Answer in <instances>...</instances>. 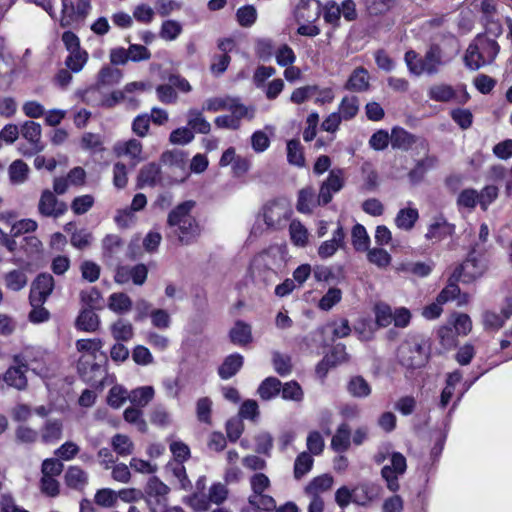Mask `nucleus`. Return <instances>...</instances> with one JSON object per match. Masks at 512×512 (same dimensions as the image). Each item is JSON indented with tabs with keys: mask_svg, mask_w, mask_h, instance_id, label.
<instances>
[{
	"mask_svg": "<svg viewBox=\"0 0 512 512\" xmlns=\"http://www.w3.org/2000/svg\"><path fill=\"white\" fill-rule=\"evenodd\" d=\"M13 364L3 374L4 383L17 391L28 389L27 371L30 369L29 354H16L12 357Z\"/></svg>",
	"mask_w": 512,
	"mask_h": 512,
	"instance_id": "20e7f679",
	"label": "nucleus"
},
{
	"mask_svg": "<svg viewBox=\"0 0 512 512\" xmlns=\"http://www.w3.org/2000/svg\"><path fill=\"white\" fill-rule=\"evenodd\" d=\"M359 111L358 98L356 96L344 97L339 106V114L344 120L354 118Z\"/></svg>",
	"mask_w": 512,
	"mask_h": 512,
	"instance_id": "603ef678",
	"label": "nucleus"
},
{
	"mask_svg": "<svg viewBox=\"0 0 512 512\" xmlns=\"http://www.w3.org/2000/svg\"><path fill=\"white\" fill-rule=\"evenodd\" d=\"M41 125L34 121H26L21 127L22 136L33 145V150L30 152H23L24 155H33L44 149L41 143Z\"/></svg>",
	"mask_w": 512,
	"mask_h": 512,
	"instance_id": "ddd939ff",
	"label": "nucleus"
},
{
	"mask_svg": "<svg viewBox=\"0 0 512 512\" xmlns=\"http://www.w3.org/2000/svg\"><path fill=\"white\" fill-rule=\"evenodd\" d=\"M77 372L85 383L97 390H103L107 372L96 360L81 356L77 363Z\"/></svg>",
	"mask_w": 512,
	"mask_h": 512,
	"instance_id": "423d86ee",
	"label": "nucleus"
},
{
	"mask_svg": "<svg viewBox=\"0 0 512 512\" xmlns=\"http://www.w3.org/2000/svg\"><path fill=\"white\" fill-rule=\"evenodd\" d=\"M63 436V423L59 419L47 420L41 428V441L44 444H53Z\"/></svg>",
	"mask_w": 512,
	"mask_h": 512,
	"instance_id": "6ab92c4d",
	"label": "nucleus"
},
{
	"mask_svg": "<svg viewBox=\"0 0 512 512\" xmlns=\"http://www.w3.org/2000/svg\"><path fill=\"white\" fill-rule=\"evenodd\" d=\"M54 278L49 273H40L33 281L29 297H33L36 303L47 301L54 289Z\"/></svg>",
	"mask_w": 512,
	"mask_h": 512,
	"instance_id": "9d476101",
	"label": "nucleus"
},
{
	"mask_svg": "<svg viewBox=\"0 0 512 512\" xmlns=\"http://www.w3.org/2000/svg\"><path fill=\"white\" fill-rule=\"evenodd\" d=\"M500 46L494 38L486 34H478L469 44L465 56V65L471 70L491 64L497 57Z\"/></svg>",
	"mask_w": 512,
	"mask_h": 512,
	"instance_id": "7ed1b4c3",
	"label": "nucleus"
},
{
	"mask_svg": "<svg viewBox=\"0 0 512 512\" xmlns=\"http://www.w3.org/2000/svg\"><path fill=\"white\" fill-rule=\"evenodd\" d=\"M6 286L13 291H19L27 284L26 274L21 270H12L5 276Z\"/></svg>",
	"mask_w": 512,
	"mask_h": 512,
	"instance_id": "13d9d810",
	"label": "nucleus"
},
{
	"mask_svg": "<svg viewBox=\"0 0 512 512\" xmlns=\"http://www.w3.org/2000/svg\"><path fill=\"white\" fill-rule=\"evenodd\" d=\"M80 272L84 280L94 283L100 277L101 268L97 263L91 260H85L80 264Z\"/></svg>",
	"mask_w": 512,
	"mask_h": 512,
	"instance_id": "69168bd1",
	"label": "nucleus"
},
{
	"mask_svg": "<svg viewBox=\"0 0 512 512\" xmlns=\"http://www.w3.org/2000/svg\"><path fill=\"white\" fill-rule=\"evenodd\" d=\"M419 219V212L416 208H402L398 211L394 222L395 225L404 231H411Z\"/></svg>",
	"mask_w": 512,
	"mask_h": 512,
	"instance_id": "a878e982",
	"label": "nucleus"
},
{
	"mask_svg": "<svg viewBox=\"0 0 512 512\" xmlns=\"http://www.w3.org/2000/svg\"><path fill=\"white\" fill-rule=\"evenodd\" d=\"M129 399V392L122 385H114L108 392L107 404L112 408H120Z\"/></svg>",
	"mask_w": 512,
	"mask_h": 512,
	"instance_id": "3c124183",
	"label": "nucleus"
},
{
	"mask_svg": "<svg viewBox=\"0 0 512 512\" xmlns=\"http://www.w3.org/2000/svg\"><path fill=\"white\" fill-rule=\"evenodd\" d=\"M342 299V291L337 287H331L319 300L318 307L323 311H329Z\"/></svg>",
	"mask_w": 512,
	"mask_h": 512,
	"instance_id": "5fc2aeb1",
	"label": "nucleus"
},
{
	"mask_svg": "<svg viewBox=\"0 0 512 512\" xmlns=\"http://www.w3.org/2000/svg\"><path fill=\"white\" fill-rule=\"evenodd\" d=\"M46 301L36 303L33 297H29V303L32 307L29 312L28 319L34 324L46 322L50 319V312L43 306Z\"/></svg>",
	"mask_w": 512,
	"mask_h": 512,
	"instance_id": "09e8293b",
	"label": "nucleus"
},
{
	"mask_svg": "<svg viewBox=\"0 0 512 512\" xmlns=\"http://www.w3.org/2000/svg\"><path fill=\"white\" fill-rule=\"evenodd\" d=\"M182 32V26L175 20H166L162 23L159 36L168 41L175 40Z\"/></svg>",
	"mask_w": 512,
	"mask_h": 512,
	"instance_id": "0e129e2a",
	"label": "nucleus"
},
{
	"mask_svg": "<svg viewBox=\"0 0 512 512\" xmlns=\"http://www.w3.org/2000/svg\"><path fill=\"white\" fill-rule=\"evenodd\" d=\"M236 18L240 26L251 27L256 22L257 11L253 5H245L237 10Z\"/></svg>",
	"mask_w": 512,
	"mask_h": 512,
	"instance_id": "6e6d98bb",
	"label": "nucleus"
},
{
	"mask_svg": "<svg viewBox=\"0 0 512 512\" xmlns=\"http://www.w3.org/2000/svg\"><path fill=\"white\" fill-rule=\"evenodd\" d=\"M111 333L116 341L127 342L133 338L134 328L131 323L118 320L111 326Z\"/></svg>",
	"mask_w": 512,
	"mask_h": 512,
	"instance_id": "de8ad7c7",
	"label": "nucleus"
},
{
	"mask_svg": "<svg viewBox=\"0 0 512 512\" xmlns=\"http://www.w3.org/2000/svg\"><path fill=\"white\" fill-rule=\"evenodd\" d=\"M88 482L87 473L78 466H70L65 473V483L68 487L83 490Z\"/></svg>",
	"mask_w": 512,
	"mask_h": 512,
	"instance_id": "c85d7f7f",
	"label": "nucleus"
},
{
	"mask_svg": "<svg viewBox=\"0 0 512 512\" xmlns=\"http://www.w3.org/2000/svg\"><path fill=\"white\" fill-rule=\"evenodd\" d=\"M229 339L231 343L238 346L250 344L253 340L251 326L242 320H237L229 331Z\"/></svg>",
	"mask_w": 512,
	"mask_h": 512,
	"instance_id": "f3484780",
	"label": "nucleus"
},
{
	"mask_svg": "<svg viewBox=\"0 0 512 512\" xmlns=\"http://www.w3.org/2000/svg\"><path fill=\"white\" fill-rule=\"evenodd\" d=\"M94 502L101 507H114L117 503V494L110 488L99 489L95 493Z\"/></svg>",
	"mask_w": 512,
	"mask_h": 512,
	"instance_id": "4d7b16f0",
	"label": "nucleus"
},
{
	"mask_svg": "<svg viewBox=\"0 0 512 512\" xmlns=\"http://www.w3.org/2000/svg\"><path fill=\"white\" fill-rule=\"evenodd\" d=\"M103 341L100 338L94 339H79L76 341V348L79 352H87V358L97 360V353L103 358L104 363H107L108 358L105 352H102Z\"/></svg>",
	"mask_w": 512,
	"mask_h": 512,
	"instance_id": "412c9836",
	"label": "nucleus"
},
{
	"mask_svg": "<svg viewBox=\"0 0 512 512\" xmlns=\"http://www.w3.org/2000/svg\"><path fill=\"white\" fill-rule=\"evenodd\" d=\"M131 298L123 292L112 293L108 298V308L118 314H124L132 309Z\"/></svg>",
	"mask_w": 512,
	"mask_h": 512,
	"instance_id": "473e14b6",
	"label": "nucleus"
},
{
	"mask_svg": "<svg viewBox=\"0 0 512 512\" xmlns=\"http://www.w3.org/2000/svg\"><path fill=\"white\" fill-rule=\"evenodd\" d=\"M350 437L349 425L347 423L340 424L331 440L332 449L338 453L347 451L350 447Z\"/></svg>",
	"mask_w": 512,
	"mask_h": 512,
	"instance_id": "bb28decb",
	"label": "nucleus"
},
{
	"mask_svg": "<svg viewBox=\"0 0 512 512\" xmlns=\"http://www.w3.org/2000/svg\"><path fill=\"white\" fill-rule=\"evenodd\" d=\"M154 389L151 386L139 387L129 393L130 402L137 407H145L153 398Z\"/></svg>",
	"mask_w": 512,
	"mask_h": 512,
	"instance_id": "37998d69",
	"label": "nucleus"
},
{
	"mask_svg": "<svg viewBox=\"0 0 512 512\" xmlns=\"http://www.w3.org/2000/svg\"><path fill=\"white\" fill-rule=\"evenodd\" d=\"M91 9V0H62V18L60 25L68 27L71 22L86 18Z\"/></svg>",
	"mask_w": 512,
	"mask_h": 512,
	"instance_id": "1a4fd4ad",
	"label": "nucleus"
},
{
	"mask_svg": "<svg viewBox=\"0 0 512 512\" xmlns=\"http://www.w3.org/2000/svg\"><path fill=\"white\" fill-rule=\"evenodd\" d=\"M188 159V153L180 149L164 151L160 156V163L170 168L184 171Z\"/></svg>",
	"mask_w": 512,
	"mask_h": 512,
	"instance_id": "aec40b11",
	"label": "nucleus"
},
{
	"mask_svg": "<svg viewBox=\"0 0 512 512\" xmlns=\"http://www.w3.org/2000/svg\"><path fill=\"white\" fill-rule=\"evenodd\" d=\"M196 203L193 200L184 201L175 206L168 214V238H176L178 243L188 246L197 242L202 233V227L191 215Z\"/></svg>",
	"mask_w": 512,
	"mask_h": 512,
	"instance_id": "f257e3e1",
	"label": "nucleus"
},
{
	"mask_svg": "<svg viewBox=\"0 0 512 512\" xmlns=\"http://www.w3.org/2000/svg\"><path fill=\"white\" fill-rule=\"evenodd\" d=\"M80 301L84 308L92 310L102 309V295L96 287H92L89 290H82L80 292Z\"/></svg>",
	"mask_w": 512,
	"mask_h": 512,
	"instance_id": "c03bdc74",
	"label": "nucleus"
},
{
	"mask_svg": "<svg viewBox=\"0 0 512 512\" xmlns=\"http://www.w3.org/2000/svg\"><path fill=\"white\" fill-rule=\"evenodd\" d=\"M442 54V49L439 44H430L423 57V66L426 74L434 75L438 72L439 66L443 64Z\"/></svg>",
	"mask_w": 512,
	"mask_h": 512,
	"instance_id": "a211bd4d",
	"label": "nucleus"
},
{
	"mask_svg": "<svg viewBox=\"0 0 512 512\" xmlns=\"http://www.w3.org/2000/svg\"><path fill=\"white\" fill-rule=\"evenodd\" d=\"M375 321L378 327H387L393 318L391 307L386 303H377L374 307Z\"/></svg>",
	"mask_w": 512,
	"mask_h": 512,
	"instance_id": "bf43d9fd",
	"label": "nucleus"
},
{
	"mask_svg": "<svg viewBox=\"0 0 512 512\" xmlns=\"http://www.w3.org/2000/svg\"><path fill=\"white\" fill-rule=\"evenodd\" d=\"M122 71L118 68L104 66L98 73L96 86H110L120 82Z\"/></svg>",
	"mask_w": 512,
	"mask_h": 512,
	"instance_id": "a19ab883",
	"label": "nucleus"
},
{
	"mask_svg": "<svg viewBox=\"0 0 512 512\" xmlns=\"http://www.w3.org/2000/svg\"><path fill=\"white\" fill-rule=\"evenodd\" d=\"M287 161L290 165L299 168L305 166L304 149L298 139H291L287 142Z\"/></svg>",
	"mask_w": 512,
	"mask_h": 512,
	"instance_id": "f704fd0d",
	"label": "nucleus"
},
{
	"mask_svg": "<svg viewBox=\"0 0 512 512\" xmlns=\"http://www.w3.org/2000/svg\"><path fill=\"white\" fill-rule=\"evenodd\" d=\"M418 141V137L402 127L396 126L391 130V145L394 149L409 150Z\"/></svg>",
	"mask_w": 512,
	"mask_h": 512,
	"instance_id": "dca6fc26",
	"label": "nucleus"
},
{
	"mask_svg": "<svg viewBox=\"0 0 512 512\" xmlns=\"http://www.w3.org/2000/svg\"><path fill=\"white\" fill-rule=\"evenodd\" d=\"M280 394L284 400L295 402H301L304 397V393L300 384L295 380L286 382L283 385L281 384Z\"/></svg>",
	"mask_w": 512,
	"mask_h": 512,
	"instance_id": "8fccbe9b",
	"label": "nucleus"
},
{
	"mask_svg": "<svg viewBox=\"0 0 512 512\" xmlns=\"http://www.w3.org/2000/svg\"><path fill=\"white\" fill-rule=\"evenodd\" d=\"M161 168L155 162H150L139 170L137 176V188H144L145 186L155 187L161 183Z\"/></svg>",
	"mask_w": 512,
	"mask_h": 512,
	"instance_id": "f8f14e48",
	"label": "nucleus"
},
{
	"mask_svg": "<svg viewBox=\"0 0 512 512\" xmlns=\"http://www.w3.org/2000/svg\"><path fill=\"white\" fill-rule=\"evenodd\" d=\"M431 339L423 334L408 335L397 349V359L408 370L424 367L431 357Z\"/></svg>",
	"mask_w": 512,
	"mask_h": 512,
	"instance_id": "f03ea898",
	"label": "nucleus"
},
{
	"mask_svg": "<svg viewBox=\"0 0 512 512\" xmlns=\"http://www.w3.org/2000/svg\"><path fill=\"white\" fill-rule=\"evenodd\" d=\"M281 381L273 376L265 378L258 386L257 393L263 401H269L280 394Z\"/></svg>",
	"mask_w": 512,
	"mask_h": 512,
	"instance_id": "cd10ccee",
	"label": "nucleus"
},
{
	"mask_svg": "<svg viewBox=\"0 0 512 512\" xmlns=\"http://www.w3.org/2000/svg\"><path fill=\"white\" fill-rule=\"evenodd\" d=\"M87 60L88 53L80 48L73 52H69V55L65 59V65L70 71L77 73L82 70Z\"/></svg>",
	"mask_w": 512,
	"mask_h": 512,
	"instance_id": "49530a36",
	"label": "nucleus"
},
{
	"mask_svg": "<svg viewBox=\"0 0 512 512\" xmlns=\"http://www.w3.org/2000/svg\"><path fill=\"white\" fill-rule=\"evenodd\" d=\"M321 5L317 0H300L297 16L305 21L316 20L320 16Z\"/></svg>",
	"mask_w": 512,
	"mask_h": 512,
	"instance_id": "7c9ffc66",
	"label": "nucleus"
},
{
	"mask_svg": "<svg viewBox=\"0 0 512 512\" xmlns=\"http://www.w3.org/2000/svg\"><path fill=\"white\" fill-rule=\"evenodd\" d=\"M367 259L369 262L379 266L386 267L391 262L390 254L383 248H373L367 250Z\"/></svg>",
	"mask_w": 512,
	"mask_h": 512,
	"instance_id": "774afa93",
	"label": "nucleus"
},
{
	"mask_svg": "<svg viewBox=\"0 0 512 512\" xmlns=\"http://www.w3.org/2000/svg\"><path fill=\"white\" fill-rule=\"evenodd\" d=\"M93 241V235L86 229L75 230L72 232L70 243L73 247L78 250H84L88 248Z\"/></svg>",
	"mask_w": 512,
	"mask_h": 512,
	"instance_id": "052dcab7",
	"label": "nucleus"
},
{
	"mask_svg": "<svg viewBox=\"0 0 512 512\" xmlns=\"http://www.w3.org/2000/svg\"><path fill=\"white\" fill-rule=\"evenodd\" d=\"M244 357L239 353H232L226 356L217 369V373L222 380H228L234 377L243 367Z\"/></svg>",
	"mask_w": 512,
	"mask_h": 512,
	"instance_id": "2eb2a0df",
	"label": "nucleus"
},
{
	"mask_svg": "<svg viewBox=\"0 0 512 512\" xmlns=\"http://www.w3.org/2000/svg\"><path fill=\"white\" fill-rule=\"evenodd\" d=\"M68 210L66 202L59 200L57 196L49 189H44L37 205V211L40 216L45 218L57 219L64 215Z\"/></svg>",
	"mask_w": 512,
	"mask_h": 512,
	"instance_id": "0eeeda50",
	"label": "nucleus"
},
{
	"mask_svg": "<svg viewBox=\"0 0 512 512\" xmlns=\"http://www.w3.org/2000/svg\"><path fill=\"white\" fill-rule=\"evenodd\" d=\"M314 459L308 452H301L295 459L293 475L296 480L302 479L313 467Z\"/></svg>",
	"mask_w": 512,
	"mask_h": 512,
	"instance_id": "ea45409f",
	"label": "nucleus"
},
{
	"mask_svg": "<svg viewBox=\"0 0 512 512\" xmlns=\"http://www.w3.org/2000/svg\"><path fill=\"white\" fill-rule=\"evenodd\" d=\"M454 233L455 225L449 223L443 215H439L435 217L433 222L428 226L425 239L440 242L446 237L452 236Z\"/></svg>",
	"mask_w": 512,
	"mask_h": 512,
	"instance_id": "9b49d317",
	"label": "nucleus"
},
{
	"mask_svg": "<svg viewBox=\"0 0 512 512\" xmlns=\"http://www.w3.org/2000/svg\"><path fill=\"white\" fill-rule=\"evenodd\" d=\"M428 96L436 102H449L456 96V92L450 85L438 84L429 88Z\"/></svg>",
	"mask_w": 512,
	"mask_h": 512,
	"instance_id": "79ce46f5",
	"label": "nucleus"
},
{
	"mask_svg": "<svg viewBox=\"0 0 512 512\" xmlns=\"http://www.w3.org/2000/svg\"><path fill=\"white\" fill-rule=\"evenodd\" d=\"M142 492L151 512H157L167 506L170 488L157 476L148 479Z\"/></svg>",
	"mask_w": 512,
	"mask_h": 512,
	"instance_id": "39448f33",
	"label": "nucleus"
},
{
	"mask_svg": "<svg viewBox=\"0 0 512 512\" xmlns=\"http://www.w3.org/2000/svg\"><path fill=\"white\" fill-rule=\"evenodd\" d=\"M333 477L329 474H323L313 478L305 487V493L309 496H319L320 492L331 489Z\"/></svg>",
	"mask_w": 512,
	"mask_h": 512,
	"instance_id": "c9c22d12",
	"label": "nucleus"
},
{
	"mask_svg": "<svg viewBox=\"0 0 512 512\" xmlns=\"http://www.w3.org/2000/svg\"><path fill=\"white\" fill-rule=\"evenodd\" d=\"M461 281L458 272H453L448 279V283L445 288L438 294L436 301L439 304H444L450 300H454L460 294V288L458 282Z\"/></svg>",
	"mask_w": 512,
	"mask_h": 512,
	"instance_id": "2f4dec72",
	"label": "nucleus"
},
{
	"mask_svg": "<svg viewBox=\"0 0 512 512\" xmlns=\"http://www.w3.org/2000/svg\"><path fill=\"white\" fill-rule=\"evenodd\" d=\"M187 125L192 132L208 134L211 130V124L203 117L202 112L197 109L188 111Z\"/></svg>",
	"mask_w": 512,
	"mask_h": 512,
	"instance_id": "72a5a7b5",
	"label": "nucleus"
},
{
	"mask_svg": "<svg viewBox=\"0 0 512 512\" xmlns=\"http://www.w3.org/2000/svg\"><path fill=\"white\" fill-rule=\"evenodd\" d=\"M99 325V316L89 308H83L75 321L76 328L86 332H95Z\"/></svg>",
	"mask_w": 512,
	"mask_h": 512,
	"instance_id": "b1692460",
	"label": "nucleus"
},
{
	"mask_svg": "<svg viewBox=\"0 0 512 512\" xmlns=\"http://www.w3.org/2000/svg\"><path fill=\"white\" fill-rule=\"evenodd\" d=\"M476 248L473 247L466 260L453 272H458L461 281L469 283L483 275L486 269L484 260L476 255Z\"/></svg>",
	"mask_w": 512,
	"mask_h": 512,
	"instance_id": "6e6552de",
	"label": "nucleus"
},
{
	"mask_svg": "<svg viewBox=\"0 0 512 512\" xmlns=\"http://www.w3.org/2000/svg\"><path fill=\"white\" fill-rule=\"evenodd\" d=\"M248 503L255 509V511L263 510L271 512L276 511V501L270 495L260 493V495H250L248 497Z\"/></svg>",
	"mask_w": 512,
	"mask_h": 512,
	"instance_id": "a18cd8bd",
	"label": "nucleus"
},
{
	"mask_svg": "<svg viewBox=\"0 0 512 512\" xmlns=\"http://www.w3.org/2000/svg\"><path fill=\"white\" fill-rule=\"evenodd\" d=\"M380 487L373 483H360L353 488V503L366 506L379 497Z\"/></svg>",
	"mask_w": 512,
	"mask_h": 512,
	"instance_id": "4468645a",
	"label": "nucleus"
},
{
	"mask_svg": "<svg viewBox=\"0 0 512 512\" xmlns=\"http://www.w3.org/2000/svg\"><path fill=\"white\" fill-rule=\"evenodd\" d=\"M347 391L355 398H366L371 394V387L362 376L357 375L347 383Z\"/></svg>",
	"mask_w": 512,
	"mask_h": 512,
	"instance_id": "58836bf2",
	"label": "nucleus"
},
{
	"mask_svg": "<svg viewBox=\"0 0 512 512\" xmlns=\"http://www.w3.org/2000/svg\"><path fill=\"white\" fill-rule=\"evenodd\" d=\"M112 447L120 456H128L133 453V443L126 435L116 434L112 438Z\"/></svg>",
	"mask_w": 512,
	"mask_h": 512,
	"instance_id": "680f3d73",
	"label": "nucleus"
},
{
	"mask_svg": "<svg viewBox=\"0 0 512 512\" xmlns=\"http://www.w3.org/2000/svg\"><path fill=\"white\" fill-rule=\"evenodd\" d=\"M345 89L354 92H363L369 89L368 72L363 67H357L351 73L345 84Z\"/></svg>",
	"mask_w": 512,
	"mask_h": 512,
	"instance_id": "4be33fe9",
	"label": "nucleus"
},
{
	"mask_svg": "<svg viewBox=\"0 0 512 512\" xmlns=\"http://www.w3.org/2000/svg\"><path fill=\"white\" fill-rule=\"evenodd\" d=\"M94 205V197L86 194L75 197L71 202V210L76 215H83L88 212Z\"/></svg>",
	"mask_w": 512,
	"mask_h": 512,
	"instance_id": "338daca9",
	"label": "nucleus"
},
{
	"mask_svg": "<svg viewBox=\"0 0 512 512\" xmlns=\"http://www.w3.org/2000/svg\"><path fill=\"white\" fill-rule=\"evenodd\" d=\"M30 169L21 159L13 161L8 167L9 181L13 185L23 184L27 181Z\"/></svg>",
	"mask_w": 512,
	"mask_h": 512,
	"instance_id": "c756f323",
	"label": "nucleus"
},
{
	"mask_svg": "<svg viewBox=\"0 0 512 512\" xmlns=\"http://www.w3.org/2000/svg\"><path fill=\"white\" fill-rule=\"evenodd\" d=\"M404 60L411 74L420 76L425 73L423 57H420L416 51L408 50L404 55Z\"/></svg>",
	"mask_w": 512,
	"mask_h": 512,
	"instance_id": "864d4df0",
	"label": "nucleus"
},
{
	"mask_svg": "<svg viewBox=\"0 0 512 512\" xmlns=\"http://www.w3.org/2000/svg\"><path fill=\"white\" fill-rule=\"evenodd\" d=\"M115 151L119 156L126 155L131 157L134 160L133 166H135L141 160L142 144L137 139H130L117 145Z\"/></svg>",
	"mask_w": 512,
	"mask_h": 512,
	"instance_id": "e433bc0d",
	"label": "nucleus"
},
{
	"mask_svg": "<svg viewBox=\"0 0 512 512\" xmlns=\"http://www.w3.org/2000/svg\"><path fill=\"white\" fill-rule=\"evenodd\" d=\"M274 370L280 376H286L292 371L291 357L280 352H274L272 356Z\"/></svg>",
	"mask_w": 512,
	"mask_h": 512,
	"instance_id": "e2e57ef3",
	"label": "nucleus"
},
{
	"mask_svg": "<svg viewBox=\"0 0 512 512\" xmlns=\"http://www.w3.org/2000/svg\"><path fill=\"white\" fill-rule=\"evenodd\" d=\"M285 209L275 200L263 206V219L268 227L276 228L281 224Z\"/></svg>",
	"mask_w": 512,
	"mask_h": 512,
	"instance_id": "5701e85b",
	"label": "nucleus"
},
{
	"mask_svg": "<svg viewBox=\"0 0 512 512\" xmlns=\"http://www.w3.org/2000/svg\"><path fill=\"white\" fill-rule=\"evenodd\" d=\"M353 248L358 252H366L369 249L370 237L362 224H355L351 231Z\"/></svg>",
	"mask_w": 512,
	"mask_h": 512,
	"instance_id": "4c0bfd02",
	"label": "nucleus"
},
{
	"mask_svg": "<svg viewBox=\"0 0 512 512\" xmlns=\"http://www.w3.org/2000/svg\"><path fill=\"white\" fill-rule=\"evenodd\" d=\"M319 206L313 187L308 186L298 192L296 209L300 213L311 214L313 208Z\"/></svg>",
	"mask_w": 512,
	"mask_h": 512,
	"instance_id": "393cba45",
	"label": "nucleus"
}]
</instances>
